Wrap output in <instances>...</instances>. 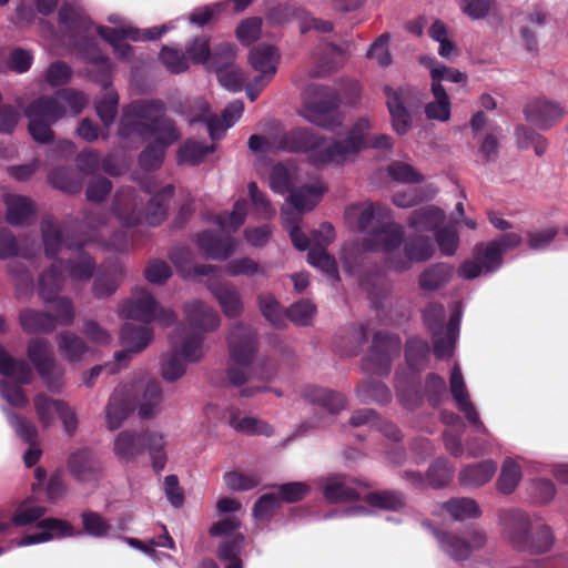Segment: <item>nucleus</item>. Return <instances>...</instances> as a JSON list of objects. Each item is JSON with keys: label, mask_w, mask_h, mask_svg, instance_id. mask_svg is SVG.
Instances as JSON below:
<instances>
[{"label": "nucleus", "mask_w": 568, "mask_h": 568, "mask_svg": "<svg viewBox=\"0 0 568 568\" xmlns=\"http://www.w3.org/2000/svg\"><path fill=\"white\" fill-rule=\"evenodd\" d=\"M184 313L185 326H179V331L187 328L191 333H201L204 336L221 324L217 312L199 300L185 303Z\"/></svg>", "instance_id": "c85d7f7f"}, {"label": "nucleus", "mask_w": 568, "mask_h": 568, "mask_svg": "<svg viewBox=\"0 0 568 568\" xmlns=\"http://www.w3.org/2000/svg\"><path fill=\"white\" fill-rule=\"evenodd\" d=\"M62 271L61 260L52 262L50 268L39 277L38 293L44 304L51 305V310L55 313L53 317L57 325H69L73 322L75 313L72 302L68 297L58 296L64 284Z\"/></svg>", "instance_id": "9b49d317"}, {"label": "nucleus", "mask_w": 568, "mask_h": 568, "mask_svg": "<svg viewBox=\"0 0 568 568\" xmlns=\"http://www.w3.org/2000/svg\"><path fill=\"white\" fill-rule=\"evenodd\" d=\"M435 254V244L433 239L426 235L417 234L404 237L402 250L385 256V266L396 273H403L412 268L414 263H424L430 260Z\"/></svg>", "instance_id": "dca6fc26"}, {"label": "nucleus", "mask_w": 568, "mask_h": 568, "mask_svg": "<svg viewBox=\"0 0 568 568\" xmlns=\"http://www.w3.org/2000/svg\"><path fill=\"white\" fill-rule=\"evenodd\" d=\"M310 140L306 129L277 130L267 136L252 135L248 139V148L252 152L261 153L276 151L298 152L308 146Z\"/></svg>", "instance_id": "aec40b11"}, {"label": "nucleus", "mask_w": 568, "mask_h": 568, "mask_svg": "<svg viewBox=\"0 0 568 568\" xmlns=\"http://www.w3.org/2000/svg\"><path fill=\"white\" fill-rule=\"evenodd\" d=\"M62 271L61 260L52 262L50 268L39 277L38 293L44 304L51 305V310L55 313L53 317L57 325H69L73 322L75 313L72 302L68 297L58 296L64 284Z\"/></svg>", "instance_id": "9d476101"}, {"label": "nucleus", "mask_w": 568, "mask_h": 568, "mask_svg": "<svg viewBox=\"0 0 568 568\" xmlns=\"http://www.w3.org/2000/svg\"><path fill=\"white\" fill-rule=\"evenodd\" d=\"M166 31L165 26L154 27L144 31L141 36L140 31L132 27L110 29L100 27L98 29L99 34L112 44L115 53L120 59H129L131 47L124 41L125 39H132L134 41L141 39H156L160 38Z\"/></svg>", "instance_id": "bb28decb"}, {"label": "nucleus", "mask_w": 568, "mask_h": 568, "mask_svg": "<svg viewBox=\"0 0 568 568\" xmlns=\"http://www.w3.org/2000/svg\"><path fill=\"white\" fill-rule=\"evenodd\" d=\"M196 104L201 111V115L191 119V123L196 121L206 122L210 136L213 140L220 139L224 132L242 116L244 111L243 102L241 100H234L225 108L222 113V121H220V119L210 114V108L205 101L199 100Z\"/></svg>", "instance_id": "cd10ccee"}, {"label": "nucleus", "mask_w": 568, "mask_h": 568, "mask_svg": "<svg viewBox=\"0 0 568 568\" xmlns=\"http://www.w3.org/2000/svg\"><path fill=\"white\" fill-rule=\"evenodd\" d=\"M212 295L219 302L225 316L235 318L243 310V303L237 288L227 283H212L210 285Z\"/></svg>", "instance_id": "58836bf2"}, {"label": "nucleus", "mask_w": 568, "mask_h": 568, "mask_svg": "<svg viewBox=\"0 0 568 568\" xmlns=\"http://www.w3.org/2000/svg\"><path fill=\"white\" fill-rule=\"evenodd\" d=\"M402 339L398 334L379 329L374 333L368 353L362 359L366 373L385 377L392 368L393 357L398 355Z\"/></svg>", "instance_id": "4468645a"}, {"label": "nucleus", "mask_w": 568, "mask_h": 568, "mask_svg": "<svg viewBox=\"0 0 568 568\" xmlns=\"http://www.w3.org/2000/svg\"><path fill=\"white\" fill-rule=\"evenodd\" d=\"M454 275V267L444 262H437L426 267L418 276V285L425 292H434L444 287Z\"/></svg>", "instance_id": "a19ab883"}, {"label": "nucleus", "mask_w": 568, "mask_h": 568, "mask_svg": "<svg viewBox=\"0 0 568 568\" xmlns=\"http://www.w3.org/2000/svg\"><path fill=\"white\" fill-rule=\"evenodd\" d=\"M280 53L275 47L262 44L253 48L248 53L251 68L258 74L246 84L245 91L251 101L256 100L258 94L273 80L280 63Z\"/></svg>", "instance_id": "f3484780"}, {"label": "nucleus", "mask_w": 568, "mask_h": 568, "mask_svg": "<svg viewBox=\"0 0 568 568\" xmlns=\"http://www.w3.org/2000/svg\"><path fill=\"white\" fill-rule=\"evenodd\" d=\"M443 217L445 215H412L408 226L417 231L432 232L440 253L445 256H453L459 246V234L455 226L443 225Z\"/></svg>", "instance_id": "412c9836"}, {"label": "nucleus", "mask_w": 568, "mask_h": 568, "mask_svg": "<svg viewBox=\"0 0 568 568\" xmlns=\"http://www.w3.org/2000/svg\"><path fill=\"white\" fill-rule=\"evenodd\" d=\"M169 258L183 277L206 276L213 274L216 268L211 264L193 265V252L183 245L173 246L170 250Z\"/></svg>", "instance_id": "f704fd0d"}, {"label": "nucleus", "mask_w": 568, "mask_h": 568, "mask_svg": "<svg viewBox=\"0 0 568 568\" xmlns=\"http://www.w3.org/2000/svg\"><path fill=\"white\" fill-rule=\"evenodd\" d=\"M196 246L211 260H227L236 250L237 241L230 234L214 231H202L195 235Z\"/></svg>", "instance_id": "7c9ffc66"}, {"label": "nucleus", "mask_w": 568, "mask_h": 568, "mask_svg": "<svg viewBox=\"0 0 568 568\" xmlns=\"http://www.w3.org/2000/svg\"><path fill=\"white\" fill-rule=\"evenodd\" d=\"M450 316L445 325L446 310L443 304L428 303L422 311V320L433 341V353L437 359H447L454 355L459 339L463 307L454 303Z\"/></svg>", "instance_id": "20e7f679"}, {"label": "nucleus", "mask_w": 568, "mask_h": 568, "mask_svg": "<svg viewBox=\"0 0 568 568\" xmlns=\"http://www.w3.org/2000/svg\"><path fill=\"white\" fill-rule=\"evenodd\" d=\"M384 91L387 97L386 105L390 114L393 130L399 135L407 134L413 119L406 105L420 103L422 92L409 87L398 89L385 87Z\"/></svg>", "instance_id": "6ab92c4d"}, {"label": "nucleus", "mask_w": 568, "mask_h": 568, "mask_svg": "<svg viewBox=\"0 0 568 568\" xmlns=\"http://www.w3.org/2000/svg\"><path fill=\"white\" fill-rule=\"evenodd\" d=\"M134 410L131 398L120 390H114L105 407V419L110 430L120 428L123 422Z\"/></svg>", "instance_id": "4c0bfd02"}, {"label": "nucleus", "mask_w": 568, "mask_h": 568, "mask_svg": "<svg viewBox=\"0 0 568 568\" xmlns=\"http://www.w3.org/2000/svg\"><path fill=\"white\" fill-rule=\"evenodd\" d=\"M58 347L61 354L72 363L79 362L89 349L81 337L68 333L58 336Z\"/></svg>", "instance_id": "0e129e2a"}, {"label": "nucleus", "mask_w": 568, "mask_h": 568, "mask_svg": "<svg viewBox=\"0 0 568 568\" xmlns=\"http://www.w3.org/2000/svg\"><path fill=\"white\" fill-rule=\"evenodd\" d=\"M156 303L150 292L144 288H135L132 297L123 303L120 314L124 318L150 324L155 318Z\"/></svg>", "instance_id": "2f4dec72"}, {"label": "nucleus", "mask_w": 568, "mask_h": 568, "mask_svg": "<svg viewBox=\"0 0 568 568\" xmlns=\"http://www.w3.org/2000/svg\"><path fill=\"white\" fill-rule=\"evenodd\" d=\"M303 398L317 405L329 414H337L346 407V398L341 393L318 386H306L302 392Z\"/></svg>", "instance_id": "e433bc0d"}, {"label": "nucleus", "mask_w": 568, "mask_h": 568, "mask_svg": "<svg viewBox=\"0 0 568 568\" xmlns=\"http://www.w3.org/2000/svg\"><path fill=\"white\" fill-rule=\"evenodd\" d=\"M365 500L371 507L388 511H399L406 506V495L396 489L368 493Z\"/></svg>", "instance_id": "3c124183"}, {"label": "nucleus", "mask_w": 568, "mask_h": 568, "mask_svg": "<svg viewBox=\"0 0 568 568\" xmlns=\"http://www.w3.org/2000/svg\"><path fill=\"white\" fill-rule=\"evenodd\" d=\"M521 480V469L519 464L511 457L503 462L496 487L504 495L511 494Z\"/></svg>", "instance_id": "5fc2aeb1"}, {"label": "nucleus", "mask_w": 568, "mask_h": 568, "mask_svg": "<svg viewBox=\"0 0 568 568\" xmlns=\"http://www.w3.org/2000/svg\"><path fill=\"white\" fill-rule=\"evenodd\" d=\"M387 175L395 182L417 184L424 181V175L410 163L394 161L386 169Z\"/></svg>", "instance_id": "680f3d73"}, {"label": "nucleus", "mask_w": 568, "mask_h": 568, "mask_svg": "<svg viewBox=\"0 0 568 568\" xmlns=\"http://www.w3.org/2000/svg\"><path fill=\"white\" fill-rule=\"evenodd\" d=\"M423 525L436 538L442 551L456 561L468 559L473 550L483 548L487 541L486 532L479 528L469 530V541H466L453 532L435 527L430 521H424Z\"/></svg>", "instance_id": "a211bd4d"}, {"label": "nucleus", "mask_w": 568, "mask_h": 568, "mask_svg": "<svg viewBox=\"0 0 568 568\" xmlns=\"http://www.w3.org/2000/svg\"><path fill=\"white\" fill-rule=\"evenodd\" d=\"M356 396L362 404L387 405L392 402L390 389L381 382L372 378L364 379L356 388Z\"/></svg>", "instance_id": "09e8293b"}, {"label": "nucleus", "mask_w": 568, "mask_h": 568, "mask_svg": "<svg viewBox=\"0 0 568 568\" xmlns=\"http://www.w3.org/2000/svg\"><path fill=\"white\" fill-rule=\"evenodd\" d=\"M204 336L201 333H189L178 349H174L186 363H197L204 356Z\"/></svg>", "instance_id": "052dcab7"}, {"label": "nucleus", "mask_w": 568, "mask_h": 568, "mask_svg": "<svg viewBox=\"0 0 568 568\" xmlns=\"http://www.w3.org/2000/svg\"><path fill=\"white\" fill-rule=\"evenodd\" d=\"M47 513V508L42 505L36 503L32 498H27L21 501L12 517L11 524L17 527H26L36 524L43 519V516Z\"/></svg>", "instance_id": "864d4df0"}, {"label": "nucleus", "mask_w": 568, "mask_h": 568, "mask_svg": "<svg viewBox=\"0 0 568 568\" xmlns=\"http://www.w3.org/2000/svg\"><path fill=\"white\" fill-rule=\"evenodd\" d=\"M67 104L71 114L80 113L88 104L87 97L72 89L57 92L54 97H42L34 100L26 110L29 120V132L34 141L48 143L53 139L51 125L67 114Z\"/></svg>", "instance_id": "f03ea898"}, {"label": "nucleus", "mask_w": 568, "mask_h": 568, "mask_svg": "<svg viewBox=\"0 0 568 568\" xmlns=\"http://www.w3.org/2000/svg\"><path fill=\"white\" fill-rule=\"evenodd\" d=\"M430 346L427 341L413 336L405 343V361L413 376L424 371L429 361Z\"/></svg>", "instance_id": "ea45409f"}, {"label": "nucleus", "mask_w": 568, "mask_h": 568, "mask_svg": "<svg viewBox=\"0 0 568 568\" xmlns=\"http://www.w3.org/2000/svg\"><path fill=\"white\" fill-rule=\"evenodd\" d=\"M231 363L226 368L227 385L241 387L248 381L250 366L258 349L257 332L242 323L234 324L226 336Z\"/></svg>", "instance_id": "0eeeda50"}, {"label": "nucleus", "mask_w": 568, "mask_h": 568, "mask_svg": "<svg viewBox=\"0 0 568 568\" xmlns=\"http://www.w3.org/2000/svg\"><path fill=\"white\" fill-rule=\"evenodd\" d=\"M82 520L83 531L92 538L108 537L111 526L108 521L97 511L85 509L80 515Z\"/></svg>", "instance_id": "69168bd1"}, {"label": "nucleus", "mask_w": 568, "mask_h": 568, "mask_svg": "<svg viewBox=\"0 0 568 568\" xmlns=\"http://www.w3.org/2000/svg\"><path fill=\"white\" fill-rule=\"evenodd\" d=\"M0 373L14 377L19 384L28 385L32 381V371L24 359H16L0 345Z\"/></svg>", "instance_id": "8fccbe9b"}, {"label": "nucleus", "mask_w": 568, "mask_h": 568, "mask_svg": "<svg viewBox=\"0 0 568 568\" xmlns=\"http://www.w3.org/2000/svg\"><path fill=\"white\" fill-rule=\"evenodd\" d=\"M65 402L53 399L44 394H39L34 397V408L41 425L47 428L53 423V415L60 413V405L63 406Z\"/></svg>", "instance_id": "774afa93"}, {"label": "nucleus", "mask_w": 568, "mask_h": 568, "mask_svg": "<svg viewBox=\"0 0 568 568\" xmlns=\"http://www.w3.org/2000/svg\"><path fill=\"white\" fill-rule=\"evenodd\" d=\"M153 339L152 331L145 326L124 323L120 332L121 344L126 351L139 353L146 348Z\"/></svg>", "instance_id": "a18cd8bd"}, {"label": "nucleus", "mask_w": 568, "mask_h": 568, "mask_svg": "<svg viewBox=\"0 0 568 568\" xmlns=\"http://www.w3.org/2000/svg\"><path fill=\"white\" fill-rule=\"evenodd\" d=\"M27 354L48 388L54 389L57 387L55 361L49 343L41 338H31L28 343Z\"/></svg>", "instance_id": "c756f323"}, {"label": "nucleus", "mask_w": 568, "mask_h": 568, "mask_svg": "<svg viewBox=\"0 0 568 568\" xmlns=\"http://www.w3.org/2000/svg\"><path fill=\"white\" fill-rule=\"evenodd\" d=\"M497 471V463L493 459H484L464 466L459 471V483L468 489L484 486Z\"/></svg>", "instance_id": "c9c22d12"}, {"label": "nucleus", "mask_w": 568, "mask_h": 568, "mask_svg": "<svg viewBox=\"0 0 568 568\" xmlns=\"http://www.w3.org/2000/svg\"><path fill=\"white\" fill-rule=\"evenodd\" d=\"M323 496L331 503L352 501L361 498V490L368 485L345 474H331L318 479Z\"/></svg>", "instance_id": "4be33fe9"}, {"label": "nucleus", "mask_w": 568, "mask_h": 568, "mask_svg": "<svg viewBox=\"0 0 568 568\" xmlns=\"http://www.w3.org/2000/svg\"><path fill=\"white\" fill-rule=\"evenodd\" d=\"M499 521L513 548L520 552L539 555L549 551L555 542L550 526L534 524L530 516L519 510H504Z\"/></svg>", "instance_id": "7ed1b4c3"}, {"label": "nucleus", "mask_w": 568, "mask_h": 568, "mask_svg": "<svg viewBox=\"0 0 568 568\" xmlns=\"http://www.w3.org/2000/svg\"><path fill=\"white\" fill-rule=\"evenodd\" d=\"M124 227L121 232L126 244L140 243L150 229L158 227L164 223L166 215H114Z\"/></svg>", "instance_id": "72a5a7b5"}, {"label": "nucleus", "mask_w": 568, "mask_h": 568, "mask_svg": "<svg viewBox=\"0 0 568 568\" xmlns=\"http://www.w3.org/2000/svg\"><path fill=\"white\" fill-rule=\"evenodd\" d=\"M162 399L163 395L160 384L154 381L146 383L138 407L139 417L142 419L152 418L158 413Z\"/></svg>", "instance_id": "4d7b16f0"}, {"label": "nucleus", "mask_w": 568, "mask_h": 568, "mask_svg": "<svg viewBox=\"0 0 568 568\" xmlns=\"http://www.w3.org/2000/svg\"><path fill=\"white\" fill-rule=\"evenodd\" d=\"M387 215H357V229L364 234L362 247L367 252H397L404 242V227L386 220Z\"/></svg>", "instance_id": "6e6552de"}, {"label": "nucleus", "mask_w": 568, "mask_h": 568, "mask_svg": "<svg viewBox=\"0 0 568 568\" xmlns=\"http://www.w3.org/2000/svg\"><path fill=\"white\" fill-rule=\"evenodd\" d=\"M308 135L310 144L302 152H310L311 160L317 164L341 165L354 159L361 150V139L357 135L344 141L315 139L310 132Z\"/></svg>", "instance_id": "2eb2a0df"}, {"label": "nucleus", "mask_w": 568, "mask_h": 568, "mask_svg": "<svg viewBox=\"0 0 568 568\" xmlns=\"http://www.w3.org/2000/svg\"><path fill=\"white\" fill-rule=\"evenodd\" d=\"M229 424L236 432L247 436L262 435L271 437L274 435L273 426L255 417L241 416V412L237 408L230 410Z\"/></svg>", "instance_id": "37998d69"}, {"label": "nucleus", "mask_w": 568, "mask_h": 568, "mask_svg": "<svg viewBox=\"0 0 568 568\" xmlns=\"http://www.w3.org/2000/svg\"><path fill=\"white\" fill-rule=\"evenodd\" d=\"M524 112L529 122L540 129H549L556 121L564 116L565 109L558 101L539 98L530 101Z\"/></svg>", "instance_id": "473e14b6"}, {"label": "nucleus", "mask_w": 568, "mask_h": 568, "mask_svg": "<svg viewBox=\"0 0 568 568\" xmlns=\"http://www.w3.org/2000/svg\"><path fill=\"white\" fill-rule=\"evenodd\" d=\"M449 392L457 409L464 415L469 426L478 433H488L487 427L480 419V416L470 400L464 376L458 365H455L450 371L449 376Z\"/></svg>", "instance_id": "5701e85b"}, {"label": "nucleus", "mask_w": 568, "mask_h": 568, "mask_svg": "<svg viewBox=\"0 0 568 568\" xmlns=\"http://www.w3.org/2000/svg\"><path fill=\"white\" fill-rule=\"evenodd\" d=\"M523 237L516 232H507L495 236L486 244H476L471 258L464 261L458 268V275L467 281L479 276H490L497 273L504 264V255L517 248Z\"/></svg>", "instance_id": "39448f33"}, {"label": "nucleus", "mask_w": 568, "mask_h": 568, "mask_svg": "<svg viewBox=\"0 0 568 568\" xmlns=\"http://www.w3.org/2000/svg\"><path fill=\"white\" fill-rule=\"evenodd\" d=\"M433 100L425 104L424 112L428 120L448 122L452 116V102L442 84L430 85Z\"/></svg>", "instance_id": "c03bdc74"}, {"label": "nucleus", "mask_w": 568, "mask_h": 568, "mask_svg": "<svg viewBox=\"0 0 568 568\" xmlns=\"http://www.w3.org/2000/svg\"><path fill=\"white\" fill-rule=\"evenodd\" d=\"M163 112L164 104L161 101H139L123 110L120 134L149 135L155 143L149 145L140 155V164L145 170L159 168L164 159V149L180 138L172 121L163 118Z\"/></svg>", "instance_id": "f257e3e1"}, {"label": "nucleus", "mask_w": 568, "mask_h": 568, "mask_svg": "<svg viewBox=\"0 0 568 568\" xmlns=\"http://www.w3.org/2000/svg\"><path fill=\"white\" fill-rule=\"evenodd\" d=\"M394 386L398 400L408 409L418 407L424 397L432 407H438L447 395L445 379L435 373L426 375L424 394L419 388L417 376H408L406 373L396 372Z\"/></svg>", "instance_id": "1a4fd4ad"}, {"label": "nucleus", "mask_w": 568, "mask_h": 568, "mask_svg": "<svg viewBox=\"0 0 568 568\" xmlns=\"http://www.w3.org/2000/svg\"><path fill=\"white\" fill-rule=\"evenodd\" d=\"M307 262L313 267L323 272L329 280H341L336 260L324 247L312 246L307 253Z\"/></svg>", "instance_id": "6e6d98bb"}, {"label": "nucleus", "mask_w": 568, "mask_h": 568, "mask_svg": "<svg viewBox=\"0 0 568 568\" xmlns=\"http://www.w3.org/2000/svg\"><path fill=\"white\" fill-rule=\"evenodd\" d=\"M435 193L436 190L430 185L423 189L402 191L393 195V203L398 209H412L425 201L430 200Z\"/></svg>", "instance_id": "e2e57ef3"}, {"label": "nucleus", "mask_w": 568, "mask_h": 568, "mask_svg": "<svg viewBox=\"0 0 568 568\" xmlns=\"http://www.w3.org/2000/svg\"><path fill=\"white\" fill-rule=\"evenodd\" d=\"M67 466L70 475L80 484L98 485L102 477V463L89 448H80L72 453Z\"/></svg>", "instance_id": "a878e982"}, {"label": "nucleus", "mask_w": 568, "mask_h": 568, "mask_svg": "<svg viewBox=\"0 0 568 568\" xmlns=\"http://www.w3.org/2000/svg\"><path fill=\"white\" fill-rule=\"evenodd\" d=\"M164 447L163 434L154 430H121L116 434L113 442V453L122 463L133 462L148 449L152 460V468L156 474L164 469L168 462Z\"/></svg>", "instance_id": "423d86ee"}, {"label": "nucleus", "mask_w": 568, "mask_h": 568, "mask_svg": "<svg viewBox=\"0 0 568 568\" xmlns=\"http://www.w3.org/2000/svg\"><path fill=\"white\" fill-rule=\"evenodd\" d=\"M326 187L321 181L303 185L288 195V202L297 211H312L322 200Z\"/></svg>", "instance_id": "79ce46f5"}, {"label": "nucleus", "mask_w": 568, "mask_h": 568, "mask_svg": "<svg viewBox=\"0 0 568 568\" xmlns=\"http://www.w3.org/2000/svg\"><path fill=\"white\" fill-rule=\"evenodd\" d=\"M79 251L80 253L78 257L70 258L67 262L61 260L63 263L62 274L64 275V272H68L72 281L87 282L93 276L97 264L89 254L82 251V248Z\"/></svg>", "instance_id": "603ef678"}, {"label": "nucleus", "mask_w": 568, "mask_h": 568, "mask_svg": "<svg viewBox=\"0 0 568 568\" xmlns=\"http://www.w3.org/2000/svg\"><path fill=\"white\" fill-rule=\"evenodd\" d=\"M212 69L217 73L221 85L230 91H241L246 80L244 72L236 65L222 68L215 61Z\"/></svg>", "instance_id": "338daca9"}, {"label": "nucleus", "mask_w": 568, "mask_h": 568, "mask_svg": "<svg viewBox=\"0 0 568 568\" xmlns=\"http://www.w3.org/2000/svg\"><path fill=\"white\" fill-rule=\"evenodd\" d=\"M443 508L455 519L464 520L480 516V509L475 499L468 497L452 498L444 503Z\"/></svg>", "instance_id": "bf43d9fd"}, {"label": "nucleus", "mask_w": 568, "mask_h": 568, "mask_svg": "<svg viewBox=\"0 0 568 568\" xmlns=\"http://www.w3.org/2000/svg\"><path fill=\"white\" fill-rule=\"evenodd\" d=\"M2 412L6 415L9 425L13 428L19 438L28 445L37 444L38 429L32 422L22 418L6 406L2 407Z\"/></svg>", "instance_id": "13d9d810"}, {"label": "nucleus", "mask_w": 568, "mask_h": 568, "mask_svg": "<svg viewBox=\"0 0 568 568\" xmlns=\"http://www.w3.org/2000/svg\"><path fill=\"white\" fill-rule=\"evenodd\" d=\"M41 233L44 253L47 257L52 258L53 262L59 260L57 255L63 247L68 250H80L88 242L93 241L98 236L95 230L91 227L70 232L67 227L57 225L52 221V215H45L42 220Z\"/></svg>", "instance_id": "f8f14e48"}, {"label": "nucleus", "mask_w": 568, "mask_h": 568, "mask_svg": "<svg viewBox=\"0 0 568 568\" xmlns=\"http://www.w3.org/2000/svg\"><path fill=\"white\" fill-rule=\"evenodd\" d=\"M267 179L268 185L274 192L284 194L292 192L291 190L298 179V170L292 163H276L271 168Z\"/></svg>", "instance_id": "de8ad7c7"}, {"label": "nucleus", "mask_w": 568, "mask_h": 568, "mask_svg": "<svg viewBox=\"0 0 568 568\" xmlns=\"http://www.w3.org/2000/svg\"><path fill=\"white\" fill-rule=\"evenodd\" d=\"M478 154L484 161H494L498 155L500 129L489 123L483 112H476L469 122Z\"/></svg>", "instance_id": "393cba45"}, {"label": "nucleus", "mask_w": 568, "mask_h": 568, "mask_svg": "<svg viewBox=\"0 0 568 568\" xmlns=\"http://www.w3.org/2000/svg\"><path fill=\"white\" fill-rule=\"evenodd\" d=\"M19 321L22 329L28 334H47L57 327L53 315L30 308L20 312Z\"/></svg>", "instance_id": "49530a36"}, {"label": "nucleus", "mask_w": 568, "mask_h": 568, "mask_svg": "<svg viewBox=\"0 0 568 568\" xmlns=\"http://www.w3.org/2000/svg\"><path fill=\"white\" fill-rule=\"evenodd\" d=\"M305 118L325 129L341 125L342 118L336 110L338 94L334 89L311 85L305 91Z\"/></svg>", "instance_id": "ddd939ff"}, {"label": "nucleus", "mask_w": 568, "mask_h": 568, "mask_svg": "<svg viewBox=\"0 0 568 568\" xmlns=\"http://www.w3.org/2000/svg\"><path fill=\"white\" fill-rule=\"evenodd\" d=\"M39 531L27 534L17 541L18 547L49 542L54 539L80 537L82 532L65 519L43 517L38 523Z\"/></svg>", "instance_id": "b1692460"}]
</instances>
